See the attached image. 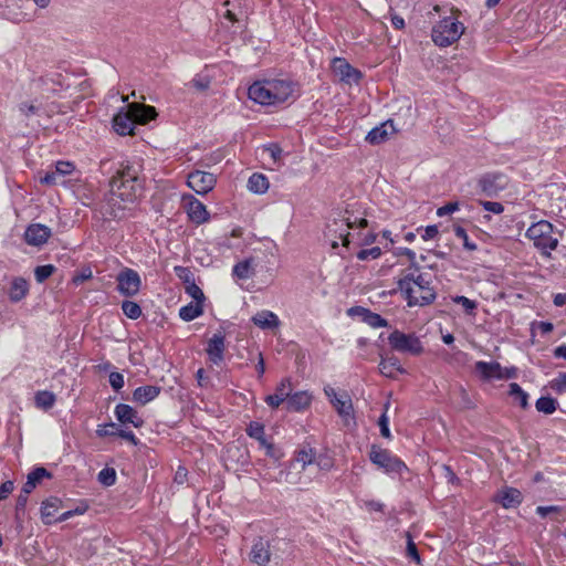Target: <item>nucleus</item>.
I'll return each mask as SVG.
<instances>
[{
	"label": "nucleus",
	"instance_id": "1",
	"mask_svg": "<svg viewBox=\"0 0 566 566\" xmlns=\"http://www.w3.org/2000/svg\"><path fill=\"white\" fill-rule=\"evenodd\" d=\"M397 284L409 306H424L436 300L430 274L421 272L419 266L401 271Z\"/></svg>",
	"mask_w": 566,
	"mask_h": 566
},
{
	"label": "nucleus",
	"instance_id": "2",
	"mask_svg": "<svg viewBox=\"0 0 566 566\" xmlns=\"http://www.w3.org/2000/svg\"><path fill=\"white\" fill-rule=\"evenodd\" d=\"M295 84L290 80L256 81L248 90L249 98L261 105H279L293 97Z\"/></svg>",
	"mask_w": 566,
	"mask_h": 566
},
{
	"label": "nucleus",
	"instance_id": "3",
	"mask_svg": "<svg viewBox=\"0 0 566 566\" xmlns=\"http://www.w3.org/2000/svg\"><path fill=\"white\" fill-rule=\"evenodd\" d=\"M139 171L138 165L122 163L109 181V192L119 196L122 201L134 202L140 191Z\"/></svg>",
	"mask_w": 566,
	"mask_h": 566
},
{
	"label": "nucleus",
	"instance_id": "4",
	"mask_svg": "<svg viewBox=\"0 0 566 566\" xmlns=\"http://www.w3.org/2000/svg\"><path fill=\"white\" fill-rule=\"evenodd\" d=\"M157 113L154 106L130 103L127 105V112H119L113 118L114 129L122 136L134 134L135 124L145 125L156 117Z\"/></svg>",
	"mask_w": 566,
	"mask_h": 566
},
{
	"label": "nucleus",
	"instance_id": "5",
	"mask_svg": "<svg viewBox=\"0 0 566 566\" xmlns=\"http://www.w3.org/2000/svg\"><path fill=\"white\" fill-rule=\"evenodd\" d=\"M542 255L549 258L551 252L558 245L559 238L556 235L553 224L546 220L533 223L525 233Z\"/></svg>",
	"mask_w": 566,
	"mask_h": 566
},
{
	"label": "nucleus",
	"instance_id": "6",
	"mask_svg": "<svg viewBox=\"0 0 566 566\" xmlns=\"http://www.w3.org/2000/svg\"><path fill=\"white\" fill-rule=\"evenodd\" d=\"M464 25L452 17H446L433 25L431 38L436 45L447 48L463 34Z\"/></svg>",
	"mask_w": 566,
	"mask_h": 566
},
{
	"label": "nucleus",
	"instance_id": "7",
	"mask_svg": "<svg viewBox=\"0 0 566 566\" xmlns=\"http://www.w3.org/2000/svg\"><path fill=\"white\" fill-rule=\"evenodd\" d=\"M355 227L365 228L367 227V220L365 218L350 220L349 218L334 219L326 227L325 238L329 240L333 249L338 248V239L342 240L344 247L349 245V229Z\"/></svg>",
	"mask_w": 566,
	"mask_h": 566
},
{
	"label": "nucleus",
	"instance_id": "8",
	"mask_svg": "<svg viewBox=\"0 0 566 566\" xmlns=\"http://www.w3.org/2000/svg\"><path fill=\"white\" fill-rule=\"evenodd\" d=\"M388 343L391 349L398 353L412 356H418L423 353V346L418 336L415 334H406L399 329H395L389 334Z\"/></svg>",
	"mask_w": 566,
	"mask_h": 566
},
{
	"label": "nucleus",
	"instance_id": "9",
	"mask_svg": "<svg viewBox=\"0 0 566 566\" xmlns=\"http://www.w3.org/2000/svg\"><path fill=\"white\" fill-rule=\"evenodd\" d=\"M370 461L386 473H401L407 465L390 451L373 446L369 452Z\"/></svg>",
	"mask_w": 566,
	"mask_h": 566
},
{
	"label": "nucleus",
	"instance_id": "10",
	"mask_svg": "<svg viewBox=\"0 0 566 566\" xmlns=\"http://www.w3.org/2000/svg\"><path fill=\"white\" fill-rule=\"evenodd\" d=\"M117 291L126 297L135 296L139 293L142 279L137 271L125 268L116 276Z\"/></svg>",
	"mask_w": 566,
	"mask_h": 566
},
{
	"label": "nucleus",
	"instance_id": "11",
	"mask_svg": "<svg viewBox=\"0 0 566 566\" xmlns=\"http://www.w3.org/2000/svg\"><path fill=\"white\" fill-rule=\"evenodd\" d=\"M324 392L339 417L345 421L353 418L354 408L352 399L346 391L337 394L332 386L327 385L324 387Z\"/></svg>",
	"mask_w": 566,
	"mask_h": 566
},
{
	"label": "nucleus",
	"instance_id": "12",
	"mask_svg": "<svg viewBox=\"0 0 566 566\" xmlns=\"http://www.w3.org/2000/svg\"><path fill=\"white\" fill-rule=\"evenodd\" d=\"M216 182V176L203 170L191 171L187 177V185L198 195L210 192L214 188Z\"/></svg>",
	"mask_w": 566,
	"mask_h": 566
},
{
	"label": "nucleus",
	"instance_id": "13",
	"mask_svg": "<svg viewBox=\"0 0 566 566\" xmlns=\"http://www.w3.org/2000/svg\"><path fill=\"white\" fill-rule=\"evenodd\" d=\"M506 186L507 177L501 172L485 174L478 181L479 189L488 197L497 196Z\"/></svg>",
	"mask_w": 566,
	"mask_h": 566
},
{
	"label": "nucleus",
	"instance_id": "14",
	"mask_svg": "<svg viewBox=\"0 0 566 566\" xmlns=\"http://www.w3.org/2000/svg\"><path fill=\"white\" fill-rule=\"evenodd\" d=\"M61 74H52L40 76L32 81V88L41 95L42 98H50L55 95L62 84L60 82Z\"/></svg>",
	"mask_w": 566,
	"mask_h": 566
},
{
	"label": "nucleus",
	"instance_id": "15",
	"mask_svg": "<svg viewBox=\"0 0 566 566\" xmlns=\"http://www.w3.org/2000/svg\"><path fill=\"white\" fill-rule=\"evenodd\" d=\"M74 165L71 161H57L53 170L40 177V182L46 186L64 185L65 177L72 174Z\"/></svg>",
	"mask_w": 566,
	"mask_h": 566
},
{
	"label": "nucleus",
	"instance_id": "16",
	"mask_svg": "<svg viewBox=\"0 0 566 566\" xmlns=\"http://www.w3.org/2000/svg\"><path fill=\"white\" fill-rule=\"evenodd\" d=\"M332 70L342 82L346 84L358 83L361 78V73L353 67L345 59L335 57L332 62Z\"/></svg>",
	"mask_w": 566,
	"mask_h": 566
},
{
	"label": "nucleus",
	"instance_id": "17",
	"mask_svg": "<svg viewBox=\"0 0 566 566\" xmlns=\"http://www.w3.org/2000/svg\"><path fill=\"white\" fill-rule=\"evenodd\" d=\"M129 203L122 201L119 196L109 192L102 206V213L108 219H122L125 217Z\"/></svg>",
	"mask_w": 566,
	"mask_h": 566
},
{
	"label": "nucleus",
	"instance_id": "18",
	"mask_svg": "<svg viewBox=\"0 0 566 566\" xmlns=\"http://www.w3.org/2000/svg\"><path fill=\"white\" fill-rule=\"evenodd\" d=\"M184 202L188 217L192 222L202 224L209 220V212L200 200L189 195L184 197Z\"/></svg>",
	"mask_w": 566,
	"mask_h": 566
},
{
	"label": "nucleus",
	"instance_id": "19",
	"mask_svg": "<svg viewBox=\"0 0 566 566\" xmlns=\"http://www.w3.org/2000/svg\"><path fill=\"white\" fill-rule=\"evenodd\" d=\"M52 231L41 223L30 224L24 232V240L29 245L40 247L48 242Z\"/></svg>",
	"mask_w": 566,
	"mask_h": 566
},
{
	"label": "nucleus",
	"instance_id": "20",
	"mask_svg": "<svg viewBox=\"0 0 566 566\" xmlns=\"http://www.w3.org/2000/svg\"><path fill=\"white\" fill-rule=\"evenodd\" d=\"M250 559L259 566H265L271 560L270 543L263 537H259L252 545Z\"/></svg>",
	"mask_w": 566,
	"mask_h": 566
},
{
	"label": "nucleus",
	"instance_id": "21",
	"mask_svg": "<svg viewBox=\"0 0 566 566\" xmlns=\"http://www.w3.org/2000/svg\"><path fill=\"white\" fill-rule=\"evenodd\" d=\"M226 350L224 336L221 333L214 334L209 340L206 348L210 361L220 365L223 361Z\"/></svg>",
	"mask_w": 566,
	"mask_h": 566
},
{
	"label": "nucleus",
	"instance_id": "22",
	"mask_svg": "<svg viewBox=\"0 0 566 566\" xmlns=\"http://www.w3.org/2000/svg\"><path fill=\"white\" fill-rule=\"evenodd\" d=\"M495 501L504 509H515L523 502V494L515 488L505 486L497 492Z\"/></svg>",
	"mask_w": 566,
	"mask_h": 566
},
{
	"label": "nucleus",
	"instance_id": "23",
	"mask_svg": "<svg viewBox=\"0 0 566 566\" xmlns=\"http://www.w3.org/2000/svg\"><path fill=\"white\" fill-rule=\"evenodd\" d=\"M392 120H387L373 128L366 136V140L371 145H378L386 142L395 133Z\"/></svg>",
	"mask_w": 566,
	"mask_h": 566
},
{
	"label": "nucleus",
	"instance_id": "24",
	"mask_svg": "<svg viewBox=\"0 0 566 566\" xmlns=\"http://www.w3.org/2000/svg\"><path fill=\"white\" fill-rule=\"evenodd\" d=\"M115 416L122 423H132L135 428H140L144 423L137 411L129 405L119 403L115 407Z\"/></svg>",
	"mask_w": 566,
	"mask_h": 566
},
{
	"label": "nucleus",
	"instance_id": "25",
	"mask_svg": "<svg viewBox=\"0 0 566 566\" xmlns=\"http://www.w3.org/2000/svg\"><path fill=\"white\" fill-rule=\"evenodd\" d=\"M292 387L289 378L282 379L276 386L275 392L265 397V402L272 407L277 408L282 402L286 401L291 394Z\"/></svg>",
	"mask_w": 566,
	"mask_h": 566
},
{
	"label": "nucleus",
	"instance_id": "26",
	"mask_svg": "<svg viewBox=\"0 0 566 566\" xmlns=\"http://www.w3.org/2000/svg\"><path fill=\"white\" fill-rule=\"evenodd\" d=\"M379 370L381 375L388 378H396L398 374H406V369L401 366L400 360L396 356H381Z\"/></svg>",
	"mask_w": 566,
	"mask_h": 566
},
{
	"label": "nucleus",
	"instance_id": "27",
	"mask_svg": "<svg viewBox=\"0 0 566 566\" xmlns=\"http://www.w3.org/2000/svg\"><path fill=\"white\" fill-rule=\"evenodd\" d=\"M252 322L262 329H273L280 326V319L277 315L268 310L258 312L252 317Z\"/></svg>",
	"mask_w": 566,
	"mask_h": 566
},
{
	"label": "nucleus",
	"instance_id": "28",
	"mask_svg": "<svg viewBox=\"0 0 566 566\" xmlns=\"http://www.w3.org/2000/svg\"><path fill=\"white\" fill-rule=\"evenodd\" d=\"M160 394V388L157 386H143L138 387L133 392V400L139 405H146L154 400Z\"/></svg>",
	"mask_w": 566,
	"mask_h": 566
},
{
	"label": "nucleus",
	"instance_id": "29",
	"mask_svg": "<svg viewBox=\"0 0 566 566\" xmlns=\"http://www.w3.org/2000/svg\"><path fill=\"white\" fill-rule=\"evenodd\" d=\"M29 293V283L23 277H14L9 289V298L12 302H20Z\"/></svg>",
	"mask_w": 566,
	"mask_h": 566
},
{
	"label": "nucleus",
	"instance_id": "30",
	"mask_svg": "<svg viewBox=\"0 0 566 566\" xmlns=\"http://www.w3.org/2000/svg\"><path fill=\"white\" fill-rule=\"evenodd\" d=\"M61 507V500L54 496L46 499L41 506V516L44 524H51L55 517V514Z\"/></svg>",
	"mask_w": 566,
	"mask_h": 566
},
{
	"label": "nucleus",
	"instance_id": "31",
	"mask_svg": "<svg viewBox=\"0 0 566 566\" xmlns=\"http://www.w3.org/2000/svg\"><path fill=\"white\" fill-rule=\"evenodd\" d=\"M475 370L485 379L490 378H503L502 375V367L496 361H476L475 363Z\"/></svg>",
	"mask_w": 566,
	"mask_h": 566
},
{
	"label": "nucleus",
	"instance_id": "32",
	"mask_svg": "<svg viewBox=\"0 0 566 566\" xmlns=\"http://www.w3.org/2000/svg\"><path fill=\"white\" fill-rule=\"evenodd\" d=\"M311 399V395L306 391H298L293 395L290 394L286 402L287 409L301 411L310 406Z\"/></svg>",
	"mask_w": 566,
	"mask_h": 566
},
{
	"label": "nucleus",
	"instance_id": "33",
	"mask_svg": "<svg viewBox=\"0 0 566 566\" xmlns=\"http://www.w3.org/2000/svg\"><path fill=\"white\" fill-rule=\"evenodd\" d=\"M51 474L45 468H36L32 472L29 473L27 482L23 484L22 491L25 494H30L36 484L43 478H50Z\"/></svg>",
	"mask_w": 566,
	"mask_h": 566
},
{
	"label": "nucleus",
	"instance_id": "34",
	"mask_svg": "<svg viewBox=\"0 0 566 566\" xmlns=\"http://www.w3.org/2000/svg\"><path fill=\"white\" fill-rule=\"evenodd\" d=\"M56 401V397L52 391L40 390L34 395L35 407L42 410H50Z\"/></svg>",
	"mask_w": 566,
	"mask_h": 566
},
{
	"label": "nucleus",
	"instance_id": "35",
	"mask_svg": "<svg viewBox=\"0 0 566 566\" xmlns=\"http://www.w3.org/2000/svg\"><path fill=\"white\" fill-rule=\"evenodd\" d=\"M232 274L239 280H247L254 274L253 260L247 259L241 262H238L233 269Z\"/></svg>",
	"mask_w": 566,
	"mask_h": 566
},
{
	"label": "nucleus",
	"instance_id": "36",
	"mask_svg": "<svg viewBox=\"0 0 566 566\" xmlns=\"http://www.w3.org/2000/svg\"><path fill=\"white\" fill-rule=\"evenodd\" d=\"M248 189L254 193H264L269 189V180L263 174H253L248 180Z\"/></svg>",
	"mask_w": 566,
	"mask_h": 566
},
{
	"label": "nucleus",
	"instance_id": "37",
	"mask_svg": "<svg viewBox=\"0 0 566 566\" xmlns=\"http://www.w3.org/2000/svg\"><path fill=\"white\" fill-rule=\"evenodd\" d=\"M247 434L255 439L260 447L263 448L269 441L265 438L264 426L260 422L252 421L247 428Z\"/></svg>",
	"mask_w": 566,
	"mask_h": 566
},
{
	"label": "nucleus",
	"instance_id": "38",
	"mask_svg": "<svg viewBox=\"0 0 566 566\" xmlns=\"http://www.w3.org/2000/svg\"><path fill=\"white\" fill-rule=\"evenodd\" d=\"M202 305L200 303H189L179 310V316L185 322H190L202 314Z\"/></svg>",
	"mask_w": 566,
	"mask_h": 566
},
{
	"label": "nucleus",
	"instance_id": "39",
	"mask_svg": "<svg viewBox=\"0 0 566 566\" xmlns=\"http://www.w3.org/2000/svg\"><path fill=\"white\" fill-rule=\"evenodd\" d=\"M315 459V452L312 448H303L297 451L295 459L293 461L294 464H301L302 470L313 463Z\"/></svg>",
	"mask_w": 566,
	"mask_h": 566
},
{
	"label": "nucleus",
	"instance_id": "40",
	"mask_svg": "<svg viewBox=\"0 0 566 566\" xmlns=\"http://www.w3.org/2000/svg\"><path fill=\"white\" fill-rule=\"evenodd\" d=\"M535 407L539 412L552 415L557 408V401L552 397H541L536 400Z\"/></svg>",
	"mask_w": 566,
	"mask_h": 566
},
{
	"label": "nucleus",
	"instance_id": "41",
	"mask_svg": "<svg viewBox=\"0 0 566 566\" xmlns=\"http://www.w3.org/2000/svg\"><path fill=\"white\" fill-rule=\"evenodd\" d=\"M510 396L513 397L516 401H518L522 408H526L528 406V395L522 389V387L516 384H510Z\"/></svg>",
	"mask_w": 566,
	"mask_h": 566
},
{
	"label": "nucleus",
	"instance_id": "42",
	"mask_svg": "<svg viewBox=\"0 0 566 566\" xmlns=\"http://www.w3.org/2000/svg\"><path fill=\"white\" fill-rule=\"evenodd\" d=\"M123 313L130 319H137L142 316V307L133 301H124L122 303Z\"/></svg>",
	"mask_w": 566,
	"mask_h": 566
},
{
	"label": "nucleus",
	"instance_id": "43",
	"mask_svg": "<svg viewBox=\"0 0 566 566\" xmlns=\"http://www.w3.org/2000/svg\"><path fill=\"white\" fill-rule=\"evenodd\" d=\"M452 302L455 304H460L468 315H474V312L478 308V303L475 301L462 295L453 296Z\"/></svg>",
	"mask_w": 566,
	"mask_h": 566
},
{
	"label": "nucleus",
	"instance_id": "44",
	"mask_svg": "<svg viewBox=\"0 0 566 566\" xmlns=\"http://www.w3.org/2000/svg\"><path fill=\"white\" fill-rule=\"evenodd\" d=\"M56 268L52 264L39 265L34 269V276L38 283H43L48 280L54 272Z\"/></svg>",
	"mask_w": 566,
	"mask_h": 566
},
{
	"label": "nucleus",
	"instance_id": "45",
	"mask_svg": "<svg viewBox=\"0 0 566 566\" xmlns=\"http://www.w3.org/2000/svg\"><path fill=\"white\" fill-rule=\"evenodd\" d=\"M97 480L105 486H111L116 482V471L113 468H104L99 471Z\"/></svg>",
	"mask_w": 566,
	"mask_h": 566
},
{
	"label": "nucleus",
	"instance_id": "46",
	"mask_svg": "<svg viewBox=\"0 0 566 566\" xmlns=\"http://www.w3.org/2000/svg\"><path fill=\"white\" fill-rule=\"evenodd\" d=\"M364 321L371 327H385L387 326V321L382 318L379 314L366 311Z\"/></svg>",
	"mask_w": 566,
	"mask_h": 566
},
{
	"label": "nucleus",
	"instance_id": "47",
	"mask_svg": "<svg viewBox=\"0 0 566 566\" xmlns=\"http://www.w3.org/2000/svg\"><path fill=\"white\" fill-rule=\"evenodd\" d=\"M453 231H454L455 237L463 241L464 249H467L469 251L476 250V244L469 240L468 233L464 228L458 226V227H454Z\"/></svg>",
	"mask_w": 566,
	"mask_h": 566
},
{
	"label": "nucleus",
	"instance_id": "48",
	"mask_svg": "<svg viewBox=\"0 0 566 566\" xmlns=\"http://www.w3.org/2000/svg\"><path fill=\"white\" fill-rule=\"evenodd\" d=\"M186 292L197 303H201L205 300V295H203L202 290L195 282H189V284L186 285Z\"/></svg>",
	"mask_w": 566,
	"mask_h": 566
},
{
	"label": "nucleus",
	"instance_id": "49",
	"mask_svg": "<svg viewBox=\"0 0 566 566\" xmlns=\"http://www.w3.org/2000/svg\"><path fill=\"white\" fill-rule=\"evenodd\" d=\"M407 555L413 559L417 564H420L421 563V558H420V555H419V552L417 549V546L411 537V535L409 533H407Z\"/></svg>",
	"mask_w": 566,
	"mask_h": 566
},
{
	"label": "nucleus",
	"instance_id": "50",
	"mask_svg": "<svg viewBox=\"0 0 566 566\" xmlns=\"http://www.w3.org/2000/svg\"><path fill=\"white\" fill-rule=\"evenodd\" d=\"M479 203L485 211L494 214H501L504 211V206L501 202L480 200Z\"/></svg>",
	"mask_w": 566,
	"mask_h": 566
},
{
	"label": "nucleus",
	"instance_id": "51",
	"mask_svg": "<svg viewBox=\"0 0 566 566\" xmlns=\"http://www.w3.org/2000/svg\"><path fill=\"white\" fill-rule=\"evenodd\" d=\"M381 254V250L378 247H374L370 249H363L357 253V258L361 261L368 260V259H377Z\"/></svg>",
	"mask_w": 566,
	"mask_h": 566
},
{
	"label": "nucleus",
	"instance_id": "52",
	"mask_svg": "<svg viewBox=\"0 0 566 566\" xmlns=\"http://www.w3.org/2000/svg\"><path fill=\"white\" fill-rule=\"evenodd\" d=\"M118 428L116 423H108L98 426V429L96 430V433L98 437H107V436H117Z\"/></svg>",
	"mask_w": 566,
	"mask_h": 566
},
{
	"label": "nucleus",
	"instance_id": "53",
	"mask_svg": "<svg viewBox=\"0 0 566 566\" xmlns=\"http://www.w3.org/2000/svg\"><path fill=\"white\" fill-rule=\"evenodd\" d=\"M109 384L116 391L124 387V376L120 373L113 371L109 374Z\"/></svg>",
	"mask_w": 566,
	"mask_h": 566
},
{
	"label": "nucleus",
	"instance_id": "54",
	"mask_svg": "<svg viewBox=\"0 0 566 566\" xmlns=\"http://www.w3.org/2000/svg\"><path fill=\"white\" fill-rule=\"evenodd\" d=\"M458 210H459V202H457V201L448 202L447 205L438 208L437 216L438 217H444V216L451 214V213H453L454 211H458Z\"/></svg>",
	"mask_w": 566,
	"mask_h": 566
},
{
	"label": "nucleus",
	"instance_id": "55",
	"mask_svg": "<svg viewBox=\"0 0 566 566\" xmlns=\"http://www.w3.org/2000/svg\"><path fill=\"white\" fill-rule=\"evenodd\" d=\"M378 426L380 428L381 436L387 439L390 438L389 419L386 415V411L380 416Z\"/></svg>",
	"mask_w": 566,
	"mask_h": 566
},
{
	"label": "nucleus",
	"instance_id": "56",
	"mask_svg": "<svg viewBox=\"0 0 566 566\" xmlns=\"http://www.w3.org/2000/svg\"><path fill=\"white\" fill-rule=\"evenodd\" d=\"M14 490V483L12 481H6L0 485V501L6 500L9 494Z\"/></svg>",
	"mask_w": 566,
	"mask_h": 566
},
{
	"label": "nucleus",
	"instance_id": "57",
	"mask_svg": "<svg viewBox=\"0 0 566 566\" xmlns=\"http://www.w3.org/2000/svg\"><path fill=\"white\" fill-rule=\"evenodd\" d=\"M19 111L27 117L31 116V115H34L38 113V107L32 104V103H28V102H23L20 104L19 106Z\"/></svg>",
	"mask_w": 566,
	"mask_h": 566
},
{
	"label": "nucleus",
	"instance_id": "58",
	"mask_svg": "<svg viewBox=\"0 0 566 566\" xmlns=\"http://www.w3.org/2000/svg\"><path fill=\"white\" fill-rule=\"evenodd\" d=\"M93 276L91 269H84L81 273L73 276V283L75 285H78L87 280H90Z\"/></svg>",
	"mask_w": 566,
	"mask_h": 566
},
{
	"label": "nucleus",
	"instance_id": "59",
	"mask_svg": "<svg viewBox=\"0 0 566 566\" xmlns=\"http://www.w3.org/2000/svg\"><path fill=\"white\" fill-rule=\"evenodd\" d=\"M552 388L559 392L566 388V373L559 374L558 377L552 381Z\"/></svg>",
	"mask_w": 566,
	"mask_h": 566
},
{
	"label": "nucleus",
	"instance_id": "60",
	"mask_svg": "<svg viewBox=\"0 0 566 566\" xmlns=\"http://www.w3.org/2000/svg\"><path fill=\"white\" fill-rule=\"evenodd\" d=\"M175 270H176L178 276L185 281L186 285H188L189 282H195L192 279V274L188 269L182 268V266H177Z\"/></svg>",
	"mask_w": 566,
	"mask_h": 566
},
{
	"label": "nucleus",
	"instance_id": "61",
	"mask_svg": "<svg viewBox=\"0 0 566 566\" xmlns=\"http://www.w3.org/2000/svg\"><path fill=\"white\" fill-rule=\"evenodd\" d=\"M398 254L399 255H406L410 260L411 264H410L409 268L419 266L417 264V262H416V253L411 249H409V248H400L399 251H398Z\"/></svg>",
	"mask_w": 566,
	"mask_h": 566
},
{
	"label": "nucleus",
	"instance_id": "62",
	"mask_svg": "<svg viewBox=\"0 0 566 566\" xmlns=\"http://www.w3.org/2000/svg\"><path fill=\"white\" fill-rule=\"evenodd\" d=\"M559 506H555V505H552V506H537L536 507V513L541 516V517H546L549 513H557L559 512Z\"/></svg>",
	"mask_w": 566,
	"mask_h": 566
},
{
	"label": "nucleus",
	"instance_id": "63",
	"mask_svg": "<svg viewBox=\"0 0 566 566\" xmlns=\"http://www.w3.org/2000/svg\"><path fill=\"white\" fill-rule=\"evenodd\" d=\"M438 233H439V231H438L437 226H428L423 230V233L421 234V237L424 241H428V240H432L433 238H436L438 235Z\"/></svg>",
	"mask_w": 566,
	"mask_h": 566
},
{
	"label": "nucleus",
	"instance_id": "64",
	"mask_svg": "<svg viewBox=\"0 0 566 566\" xmlns=\"http://www.w3.org/2000/svg\"><path fill=\"white\" fill-rule=\"evenodd\" d=\"M117 436H119L120 438L132 442L134 446H136L138 443V439L136 438V436L134 434L133 431H126V430H118L117 432Z\"/></svg>",
	"mask_w": 566,
	"mask_h": 566
}]
</instances>
